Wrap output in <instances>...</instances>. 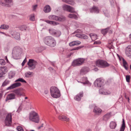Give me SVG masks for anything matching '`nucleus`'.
<instances>
[{
    "mask_svg": "<svg viewBox=\"0 0 131 131\" xmlns=\"http://www.w3.org/2000/svg\"><path fill=\"white\" fill-rule=\"evenodd\" d=\"M87 131H92L91 129H87Z\"/></svg>",
    "mask_w": 131,
    "mask_h": 131,
    "instance_id": "obj_63",
    "label": "nucleus"
},
{
    "mask_svg": "<svg viewBox=\"0 0 131 131\" xmlns=\"http://www.w3.org/2000/svg\"><path fill=\"white\" fill-rule=\"evenodd\" d=\"M17 129L18 131H24L23 128L20 126H18Z\"/></svg>",
    "mask_w": 131,
    "mask_h": 131,
    "instance_id": "obj_44",
    "label": "nucleus"
},
{
    "mask_svg": "<svg viewBox=\"0 0 131 131\" xmlns=\"http://www.w3.org/2000/svg\"><path fill=\"white\" fill-rule=\"evenodd\" d=\"M37 64V62L36 61L32 59H29L28 63L29 69L31 70L34 69Z\"/></svg>",
    "mask_w": 131,
    "mask_h": 131,
    "instance_id": "obj_6",
    "label": "nucleus"
},
{
    "mask_svg": "<svg viewBox=\"0 0 131 131\" xmlns=\"http://www.w3.org/2000/svg\"><path fill=\"white\" fill-rule=\"evenodd\" d=\"M126 81L127 82H129L130 76L129 75H127L126 76Z\"/></svg>",
    "mask_w": 131,
    "mask_h": 131,
    "instance_id": "obj_48",
    "label": "nucleus"
},
{
    "mask_svg": "<svg viewBox=\"0 0 131 131\" xmlns=\"http://www.w3.org/2000/svg\"><path fill=\"white\" fill-rule=\"evenodd\" d=\"M22 89L21 88H18L15 90L14 92L16 95L20 96L22 94Z\"/></svg>",
    "mask_w": 131,
    "mask_h": 131,
    "instance_id": "obj_21",
    "label": "nucleus"
},
{
    "mask_svg": "<svg viewBox=\"0 0 131 131\" xmlns=\"http://www.w3.org/2000/svg\"><path fill=\"white\" fill-rule=\"evenodd\" d=\"M96 65L98 67L103 68L107 67L110 66L106 61L101 60H98L96 61Z\"/></svg>",
    "mask_w": 131,
    "mask_h": 131,
    "instance_id": "obj_4",
    "label": "nucleus"
},
{
    "mask_svg": "<svg viewBox=\"0 0 131 131\" xmlns=\"http://www.w3.org/2000/svg\"><path fill=\"white\" fill-rule=\"evenodd\" d=\"M63 2H65L68 3L70 4L73 5L74 4V3L73 0H62Z\"/></svg>",
    "mask_w": 131,
    "mask_h": 131,
    "instance_id": "obj_29",
    "label": "nucleus"
},
{
    "mask_svg": "<svg viewBox=\"0 0 131 131\" xmlns=\"http://www.w3.org/2000/svg\"><path fill=\"white\" fill-rule=\"evenodd\" d=\"M27 27L25 25H22L19 27V29L21 31L25 30H26Z\"/></svg>",
    "mask_w": 131,
    "mask_h": 131,
    "instance_id": "obj_41",
    "label": "nucleus"
},
{
    "mask_svg": "<svg viewBox=\"0 0 131 131\" xmlns=\"http://www.w3.org/2000/svg\"><path fill=\"white\" fill-rule=\"evenodd\" d=\"M89 36L93 41H94L97 39V35L95 34H89Z\"/></svg>",
    "mask_w": 131,
    "mask_h": 131,
    "instance_id": "obj_26",
    "label": "nucleus"
},
{
    "mask_svg": "<svg viewBox=\"0 0 131 131\" xmlns=\"http://www.w3.org/2000/svg\"><path fill=\"white\" fill-rule=\"evenodd\" d=\"M66 19L65 17L61 16L60 17L58 16V21L62 22L65 20Z\"/></svg>",
    "mask_w": 131,
    "mask_h": 131,
    "instance_id": "obj_30",
    "label": "nucleus"
},
{
    "mask_svg": "<svg viewBox=\"0 0 131 131\" xmlns=\"http://www.w3.org/2000/svg\"><path fill=\"white\" fill-rule=\"evenodd\" d=\"M101 43V42L99 41H95L94 43V44L96 45L97 44L99 45Z\"/></svg>",
    "mask_w": 131,
    "mask_h": 131,
    "instance_id": "obj_55",
    "label": "nucleus"
},
{
    "mask_svg": "<svg viewBox=\"0 0 131 131\" xmlns=\"http://www.w3.org/2000/svg\"><path fill=\"white\" fill-rule=\"evenodd\" d=\"M22 82L26 83V81L22 78H19L16 80L15 82Z\"/></svg>",
    "mask_w": 131,
    "mask_h": 131,
    "instance_id": "obj_38",
    "label": "nucleus"
},
{
    "mask_svg": "<svg viewBox=\"0 0 131 131\" xmlns=\"http://www.w3.org/2000/svg\"><path fill=\"white\" fill-rule=\"evenodd\" d=\"M125 128L124 127H121L120 128V131H124Z\"/></svg>",
    "mask_w": 131,
    "mask_h": 131,
    "instance_id": "obj_59",
    "label": "nucleus"
},
{
    "mask_svg": "<svg viewBox=\"0 0 131 131\" xmlns=\"http://www.w3.org/2000/svg\"><path fill=\"white\" fill-rule=\"evenodd\" d=\"M10 82V81H9L8 80H5L3 82L2 86H4L8 84Z\"/></svg>",
    "mask_w": 131,
    "mask_h": 131,
    "instance_id": "obj_37",
    "label": "nucleus"
},
{
    "mask_svg": "<svg viewBox=\"0 0 131 131\" xmlns=\"http://www.w3.org/2000/svg\"><path fill=\"white\" fill-rule=\"evenodd\" d=\"M33 73L32 72H27L25 74V76L27 78H29L31 77L32 76V74Z\"/></svg>",
    "mask_w": 131,
    "mask_h": 131,
    "instance_id": "obj_33",
    "label": "nucleus"
},
{
    "mask_svg": "<svg viewBox=\"0 0 131 131\" xmlns=\"http://www.w3.org/2000/svg\"><path fill=\"white\" fill-rule=\"evenodd\" d=\"M125 53L127 57L131 58V46H128L126 48Z\"/></svg>",
    "mask_w": 131,
    "mask_h": 131,
    "instance_id": "obj_14",
    "label": "nucleus"
},
{
    "mask_svg": "<svg viewBox=\"0 0 131 131\" xmlns=\"http://www.w3.org/2000/svg\"><path fill=\"white\" fill-rule=\"evenodd\" d=\"M30 20L32 21H34L35 20V16L34 14L31 15L30 16Z\"/></svg>",
    "mask_w": 131,
    "mask_h": 131,
    "instance_id": "obj_46",
    "label": "nucleus"
},
{
    "mask_svg": "<svg viewBox=\"0 0 131 131\" xmlns=\"http://www.w3.org/2000/svg\"><path fill=\"white\" fill-rule=\"evenodd\" d=\"M50 19L58 21V16L54 15H51L49 16Z\"/></svg>",
    "mask_w": 131,
    "mask_h": 131,
    "instance_id": "obj_24",
    "label": "nucleus"
},
{
    "mask_svg": "<svg viewBox=\"0 0 131 131\" xmlns=\"http://www.w3.org/2000/svg\"><path fill=\"white\" fill-rule=\"evenodd\" d=\"M89 69L87 67H84L82 68L80 71L81 74H85L89 71Z\"/></svg>",
    "mask_w": 131,
    "mask_h": 131,
    "instance_id": "obj_20",
    "label": "nucleus"
},
{
    "mask_svg": "<svg viewBox=\"0 0 131 131\" xmlns=\"http://www.w3.org/2000/svg\"><path fill=\"white\" fill-rule=\"evenodd\" d=\"M6 113V111L5 110H3L1 111L0 115L1 116H4L5 115Z\"/></svg>",
    "mask_w": 131,
    "mask_h": 131,
    "instance_id": "obj_42",
    "label": "nucleus"
},
{
    "mask_svg": "<svg viewBox=\"0 0 131 131\" xmlns=\"http://www.w3.org/2000/svg\"><path fill=\"white\" fill-rule=\"evenodd\" d=\"M7 71V69L6 67H0V79L3 76L4 74Z\"/></svg>",
    "mask_w": 131,
    "mask_h": 131,
    "instance_id": "obj_12",
    "label": "nucleus"
},
{
    "mask_svg": "<svg viewBox=\"0 0 131 131\" xmlns=\"http://www.w3.org/2000/svg\"><path fill=\"white\" fill-rule=\"evenodd\" d=\"M81 43V42L80 41H74L69 43V45L70 46H77L80 44Z\"/></svg>",
    "mask_w": 131,
    "mask_h": 131,
    "instance_id": "obj_19",
    "label": "nucleus"
},
{
    "mask_svg": "<svg viewBox=\"0 0 131 131\" xmlns=\"http://www.w3.org/2000/svg\"><path fill=\"white\" fill-rule=\"evenodd\" d=\"M111 114L110 113H107L103 117V119L105 121H107L110 117Z\"/></svg>",
    "mask_w": 131,
    "mask_h": 131,
    "instance_id": "obj_25",
    "label": "nucleus"
},
{
    "mask_svg": "<svg viewBox=\"0 0 131 131\" xmlns=\"http://www.w3.org/2000/svg\"><path fill=\"white\" fill-rule=\"evenodd\" d=\"M83 95V92H81L79 93V94L77 95L74 97L75 100L77 101H80L81 99V97H82Z\"/></svg>",
    "mask_w": 131,
    "mask_h": 131,
    "instance_id": "obj_18",
    "label": "nucleus"
},
{
    "mask_svg": "<svg viewBox=\"0 0 131 131\" xmlns=\"http://www.w3.org/2000/svg\"><path fill=\"white\" fill-rule=\"evenodd\" d=\"M50 33L53 35H54L56 33V31L54 29H51L49 30Z\"/></svg>",
    "mask_w": 131,
    "mask_h": 131,
    "instance_id": "obj_40",
    "label": "nucleus"
},
{
    "mask_svg": "<svg viewBox=\"0 0 131 131\" xmlns=\"http://www.w3.org/2000/svg\"><path fill=\"white\" fill-rule=\"evenodd\" d=\"M51 10V8L49 5H46L44 8L43 11L45 13L49 12Z\"/></svg>",
    "mask_w": 131,
    "mask_h": 131,
    "instance_id": "obj_22",
    "label": "nucleus"
},
{
    "mask_svg": "<svg viewBox=\"0 0 131 131\" xmlns=\"http://www.w3.org/2000/svg\"><path fill=\"white\" fill-rule=\"evenodd\" d=\"M45 21L47 23L53 25H56L59 24L58 23L53 21H50L49 20H46Z\"/></svg>",
    "mask_w": 131,
    "mask_h": 131,
    "instance_id": "obj_27",
    "label": "nucleus"
},
{
    "mask_svg": "<svg viewBox=\"0 0 131 131\" xmlns=\"http://www.w3.org/2000/svg\"><path fill=\"white\" fill-rule=\"evenodd\" d=\"M84 61V59L81 58L74 60L72 63V66L73 67L80 66L83 64Z\"/></svg>",
    "mask_w": 131,
    "mask_h": 131,
    "instance_id": "obj_5",
    "label": "nucleus"
},
{
    "mask_svg": "<svg viewBox=\"0 0 131 131\" xmlns=\"http://www.w3.org/2000/svg\"><path fill=\"white\" fill-rule=\"evenodd\" d=\"M129 38L131 39V34L129 35Z\"/></svg>",
    "mask_w": 131,
    "mask_h": 131,
    "instance_id": "obj_64",
    "label": "nucleus"
},
{
    "mask_svg": "<svg viewBox=\"0 0 131 131\" xmlns=\"http://www.w3.org/2000/svg\"><path fill=\"white\" fill-rule=\"evenodd\" d=\"M68 17L70 18H74L77 19L78 18L77 16L75 14H70L69 15Z\"/></svg>",
    "mask_w": 131,
    "mask_h": 131,
    "instance_id": "obj_34",
    "label": "nucleus"
},
{
    "mask_svg": "<svg viewBox=\"0 0 131 131\" xmlns=\"http://www.w3.org/2000/svg\"><path fill=\"white\" fill-rule=\"evenodd\" d=\"M65 116L64 115H60L58 117V118L59 119L61 120L62 121H64V117H65Z\"/></svg>",
    "mask_w": 131,
    "mask_h": 131,
    "instance_id": "obj_49",
    "label": "nucleus"
},
{
    "mask_svg": "<svg viewBox=\"0 0 131 131\" xmlns=\"http://www.w3.org/2000/svg\"><path fill=\"white\" fill-rule=\"evenodd\" d=\"M38 7V5L36 4L32 6V10L33 11H36V10Z\"/></svg>",
    "mask_w": 131,
    "mask_h": 131,
    "instance_id": "obj_43",
    "label": "nucleus"
},
{
    "mask_svg": "<svg viewBox=\"0 0 131 131\" xmlns=\"http://www.w3.org/2000/svg\"><path fill=\"white\" fill-rule=\"evenodd\" d=\"M81 48H82V47H81V46L78 47H76L75 48L73 49H72V50H78L79 49H80Z\"/></svg>",
    "mask_w": 131,
    "mask_h": 131,
    "instance_id": "obj_56",
    "label": "nucleus"
},
{
    "mask_svg": "<svg viewBox=\"0 0 131 131\" xmlns=\"http://www.w3.org/2000/svg\"><path fill=\"white\" fill-rule=\"evenodd\" d=\"M12 123V114H9L6 116L5 120V124L6 126H9L11 125Z\"/></svg>",
    "mask_w": 131,
    "mask_h": 131,
    "instance_id": "obj_8",
    "label": "nucleus"
},
{
    "mask_svg": "<svg viewBox=\"0 0 131 131\" xmlns=\"http://www.w3.org/2000/svg\"><path fill=\"white\" fill-rule=\"evenodd\" d=\"M15 73L14 72L12 71H10L8 74L9 78L11 79L13 78L15 76Z\"/></svg>",
    "mask_w": 131,
    "mask_h": 131,
    "instance_id": "obj_32",
    "label": "nucleus"
},
{
    "mask_svg": "<svg viewBox=\"0 0 131 131\" xmlns=\"http://www.w3.org/2000/svg\"><path fill=\"white\" fill-rule=\"evenodd\" d=\"M8 25H6L3 24L1 25L0 27V29H7L9 28Z\"/></svg>",
    "mask_w": 131,
    "mask_h": 131,
    "instance_id": "obj_35",
    "label": "nucleus"
},
{
    "mask_svg": "<svg viewBox=\"0 0 131 131\" xmlns=\"http://www.w3.org/2000/svg\"><path fill=\"white\" fill-rule=\"evenodd\" d=\"M43 124H42L41 125V126L39 127L38 128V129H40L42 127H43Z\"/></svg>",
    "mask_w": 131,
    "mask_h": 131,
    "instance_id": "obj_61",
    "label": "nucleus"
},
{
    "mask_svg": "<svg viewBox=\"0 0 131 131\" xmlns=\"http://www.w3.org/2000/svg\"><path fill=\"white\" fill-rule=\"evenodd\" d=\"M104 80L101 78L97 79L94 82V84L96 87L100 88L104 85Z\"/></svg>",
    "mask_w": 131,
    "mask_h": 131,
    "instance_id": "obj_9",
    "label": "nucleus"
},
{
    "mask_svg": "<svg viewBox=\"0 0 131 131\" xmlns=\"http://www.w3.org/2000/svg\"><path fill=\"white\" fill-rule=\"evenodd\" d=\"M61 34V32L60 31H56V33L54 34V36L58 37L60 36Z\"/></svg>",
    "mask_w": 131,
    "mask_h": 131,
    "instance_id": "obj_39",
    "label": "nucleus"
},
{
    "mask_svg": "<svg viewBox=\"0 0 131 131\" xmlns=\"http://www.w3.org/2000/svg\"><path fill=\"white\" fill-rule=\"evenodd\" d=\"M64 120L63 121H65L66 122H69L70 120V119L69 118H68L66 116H65V117H64Z\"/></svg>",
    "mask_w": 131,
    "mask_h": 131,
    "instance_id": "obj_52",
    "label": "nucleus"
},
{
    "mask_svg": "<svg viewBox=\"0 0 131 131\" xmlns=\"http://www.w3.org/2000/svg\"><path fill=\"white\" fill-rule=\"evenodd\" d=\"M50 92L51 96L53 98H57L61 96L59 90L55 86H52L50 88Z\"/></svg>",
    "mask_w": 131,
    "mask_h": 131,
    "instance_id": "obj_2",
    "label": "nucleus"
},
{
    "mask_svg": "<svg viewBox=\"0 0 131 131\" xmlns=\"http://www.w3.org/2000/svg\"><path fill=\"white\" fill-rule=\"evenodd\" d=\"M44 43L50 47H54L56 45V42L54 38L51 36H47L43 38Z\"/></svg>",
    "mask_w": 131,
    "mask_h": 131,
    "instance_id": "obj_1",
    "label": "nucleus"
},
{
    "mask_svg": "<svg viewBox=\"0 0 131 131\" xmlns=\"http://www.w3.org/2000/svg\"><path fill=\"white\" fill-rule=\"evenodd\" d=\"M29 119L30 120L38 123L39 121V116L37 113L34 111L31 112L29 116Z\"/></svg>",
    "mask_w": 131,
    "mask_h": 131,
    "instance_id": "obj_3",
    "label": "nucleus"
},
{
    "mask_svg": "<svg viewBox=\"0 0 131 131\" xmlns=\"http://www.w3.org/2000/svg\"><path fill=\"white\" fill-rule=\"evenodd\" d=\"M5 63V62L4 60L2 59H0V64L1 65H4Z\"/></svg>",
    "mask_w": 131,
    "mask_h": 131,
    "instance_id": "obj_45",
    "label": "nucleus"
},
{
    "mask_svg": "<svg viewBox=\"0 0 131 131\" xmlns=\"http://www.w3.org/2000/svg\"><path fill=\"white\" fill-rule=\"evenodd\" d=\"M82 38L84 39H87L88 38V36L83 34Z\"/></svg>",
    "mask_w": 131,
    "mask_h": 131,
    "instance_id": "obj_53",
    "label": "nucleus"
},
{
    "mask_svg": "<svg viewBox=\"0 0 131 131\" xmlns=\"http://www.w3.org/2000/svg\"><path fill=\"white\" fill-rule=\"evenodd\" d=\"M84 78L86 80V81L85 82H83L82 83H83V84H89L90 85L91 84L87 80V78L86 77H84Z\"/></svg>",
    "mask_w": 131,
    "mask_h": 131,
    "instance_id": "obj_47",
    "label": "nucleus"
},
{
    "mask_svg": "<svg viewBox=\"0 0 131 131\" xmlns=\"http://www.w3.org/2000/svg\"><path fill=\"white\" fill-rule=\"evenodd\" d=\"M27 61V59L26 58L25 59H24V61H23V62H22L21 65L22 66H23L25 64L26 62Z\"/></svg>",
    "mask_w": 131,
    "mask_h": 131,
    "instance_id": "obj_54",
    "label": "nucleus"
},
{
    "mask_svg": "<svg viewBox=\"0 0 131 131\" xmlns=\"http://www.w3.org/2000/svg\"><path fill=\"white\" fill-rule=\"evenodd\" d=\"M93 111L96 114L99 115L101 113L102 110L98 107L95 106L94 107Z\"/></svg>",
    "mask_w": 131,
    "mask_h": 131,
    "instance_id": "obj_17",
    "label": "nucleus"
},
{
    "mask_svg": "<svg viewBox=\"0 0 131 131\" xmlns=\"http://www.w3.org/2000/svg\"><path fill=\"white\" fill-rule=\"evenodd\" d=\"M21 85L20 82H16L12 84L10 86L7 88V90L13 89L20 86Z\"/></svg>",
    "mask_w": 131,
    "mask_h": 131,
    "instance_id": "obj_11",
    "label": "nucleus"
},
{
    "mask_svg": "<svg viewBox=\"0 0 131 131\" xmlns=\"http://www.w3.org/2000/svg\"><path fill=\"white\" fill-rule=\"evenodd\" d=\"M83 34H78L75 35L76 37L82 38Z\"/></svg>",
    "mask_w": 131,
    "mask_h": 131,
    "instance_id": "obj_50",
    "label": "nucleus"
},
{
    "mask_svg": "<svg viewBox=\"0 0 131 131\" xmlns=\"http://www.w3.org/2000/svg\"><path fill=\"white\" fill-rule=\"evenodd\" d=\"M0 4L7 7L10 6L12 4V0H1Z\"/></svg>",
    "mask_w": 131,
    "mask_h": 131,
    "instance_id": "obj_7",
    "label": "nucleus"
},
{
    "mask_svg": "<svg viewBox=\"0 0 131 131\" xmlns=\"http://www.w3.org/2000/svg\"><path fill=\"white\" fill-rule=\"evenodd\" d=\"M90 12L91 13H99V10L97 7L95 6H93L92 8L90 9Z\"/></svg>",
    "mask_w": 131,
    "mask_h": 131,
    "instance_id": "obj_16",
    "label": "nucleus"
},
{
    "mask_svg": "<svg viewBox=\"0 0 131 131\" xmlns=\"http://www.w3.org/2000/svg\"><path fill=\"white\" fill-rule=\"evenodd\" d=\"M15 95L13 93H11L8 94L7 96L5 101H7L9 100H11L15 99Z\"/></svg>",
    "mask_w": 131,
    "mask_h": 131,
    "instance_id": "obj_15",
    "label": "nucleus"
},
{
    "mask_svg": "<svg viewBox=\"0 0 131 131\" xmlns=\"http://www.w3.org/2000/svg\"><path fill=\"white\" fill-rule=\"evenodd\" d=\"M123 62V66L125 68V69L127 70L128 69V64L125 60L123 58L122 59Z\"/></svg>",
    "mask_w": 131,
    "mask_h": 131,
    "instance_id": "obj_31",
    "label": "nucleus"
},
{
    "mask_svg": "<svg viewBox=\"0 0 131 131\" xmlns=\"http://www.w3.org/2000/svg\"><path fill=\"white\" fill-rule=\"evenodd\" d=\"M102 94H103L104 95H107V94H110V93H108L107 92H105L104 91H103V92H102Z\"/></svg>",
    "mask_w": 131,
    "mask_h": 131,
    "instance_id": "obj_58",
    "label": "nucleus"
},
{
    "mask_svg": "<svg viewBox=\"0 0 131 131\" xmlns=\"http://www.w3.org/2000/svg\"><path fill=\"white\" fill-rule=\"evenodd\" d=\"M63 8L64 10L68 11L70 13H74L75 12L74 8L70 6L65 4L63 5Z\"/></svg>",
    "mask_w": 131,
    "mask_h": 131,
    "instance_id": "obj_10",
    "label": "nucleus"
},
{
    "mask_svg": "<svg viewBox=\"0 0 131 131\" xmlns=\"http://www.w3.org/2000/svg\"><path fill=\"white\" fill-rule=\"evenodd\" d=\"M109 29V28H107L104 29L102 30L101 31L102 33L104 35H105Z\"/></svg>",
    "mask_w": 131,
    "mask_h": 131,
    "instance_id": "obj_36",
    "label": "nucleus"
},
{
    "mask_svg": "<svg viewBox=\"0 0 131 131\" xmlns=\"http://www.w3.org/2000/svg\"><path fill=\"white\" fill-rule=\"evenodd\" d=\"M48 92V90H46L45 91V93L46 94H47Z\"/></svg>",
    "mask_w": 131,
    "mask_h": 131,
    "instance_id": "obj_62",
    "label": "nucleus"
},
{
    "mask_svg": "<svg viewBox=\"0 0 131 131\" xmlns=\"http://www.w3.org/2000/svg\"><path fill=\"white\" fill-rule=\"evenodd\" d=\"M116 125L117 124L116 122L112 121L110 123V127L111 129H114L116 128Z\"/></svg>",
    "mask_w": 131,
    "mask_h": 131,
    "instance_id": "obj_23",
    "label": "nucleus"
},
{
    "mask_svg": "<svg viewBox=\"0 0 131 131\" xmlns=\"http://www.w3.org/2000/svg\"><path fill=\"white\" fill-rule=\"evenodd\" d=\"M63 2H65L68 3L70 4L73 5L74 4V3L73 0H62Z\"/></svg>",
    "mask_w": 131,
    "mask_h": 131,
    "instance_id": "obj_28",
    "label": "nucleus"
},
{
    "mask_svg": "<svg viewBox=\"0 0 131 131\" xmlns=\"http://www.w3.org/2000/svg\"><path fill=\"white\" fill-rule=\"evenodd\" d=\"M21 108L20 107H19L18 108V110H17V112H19L21 111Z\"/></svg>",
    "mask_w": 131,
    "mask_h": 131,
    "instance_id": "obj_60",
    "label": "nucleus"
},
{
    "mask_svg": "<svg viewBox=\"0 0 131 131\" xmlns=\"http://www.w3.org/2000/svg\"><path fill=\"white\" fill-rule=\"evenodd\" d=\"M10 37L17 40H19L20 38V34L16 32L11 33Z\"/></svg>",
    "mask_w": 131,
    "mask_h": 131,
    "instance_id": "obj_13",
    "label": "nucleus"
},
{
    "mask_svg": "<svg viewBox=\"0 0 131 131\" xmlns=\"http://www.w3.org/2000/svg\"><path fill=\"white\" fill-rule=\"evenodd\" d=\"M95 129L96 131H99L100 130V128L98 126H96L95 127Z\"/></svg>",
    "mask_w": 131,
    "mask_h": 131,
    "instance_id": "obj_57",
    "label": "nucleus"
},
{
    "mask_svg": "<svg viewBox=\"0 0 131 131\" xmlns=\"http://www.w3.org/2000/svg\"><path fill=\"white\" fill-rule=\"evenodd\" d=\"M121 127H124V128H125V122L124 120V119H123V121H122V126Z\"/></svg>",
    "mask_w": 131,
    "mask_h": 131,
    "instance_id": "obj_51",
    "label": "nucleus"
}]
</instances>
